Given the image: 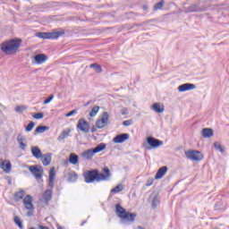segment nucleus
Instances as JSON below:
<instances>
[{"mask_svg": "<svg viewBox=\"0 0 229 229\" xmlns=\"http://www.w3.org/2000/svg\"><path fill=\"white\" fill-rule=\"evenodd\" d=\"M14 223L19 226L20 229H24V225H22V220H21V217L14 216Z\"/></svg>", "mask_w": 229, "mask_h": 229, "instance_id": "32", "label": "nucleus"}, {"mask_svg": "<svg viewBox=\"0 0 229 229\" xmlns=\"http://www.w3.org/2000/svg\"><path fill=\"white\" fill-rule=\"evenodd\" d=\"M213 146L216 151H220V153H225V148H223V146H221L219 142L215 141Z\"/></svg>", "mask_w": 229, "mask_h": 229, "instance_id": "31", "label": "nucleus"}, {"mask_svg": "<svg viewBox=\"0 0 229 229\" xmlns=\"http://www.w3.org/2000/svg\"><path fill=\"white\" fill-rule=\"evenodd\" d=\"M128 139H130V134L120 133L113 139V142L114 144H123V142H126V140H128Z\"/></svg>", "mask_w": 229, "mask_h": 229, "instance_id": "12", "label": "nucleus"}, {"mask_svg": "<svg viewBox=\"0 0 229 229\" xmlns=\"http://www.w3.org/2000/svg\"><path fill=\"white\" fill-rule=\"evenodd\" d=\"M201 135L204 139H210V137L214 136V130L210 128H204L201 131Z\"/></svg>", "mask_w": 229, "mask_h": 229, "instance_id": "17", "label": "nucleus"}, {"mask_svg": "<svg viewBox=\"0 0 229 229\" xmlns=\"http://www.w3.org/2000/svg\"><path fill=\"white\" fill-rule=\"evenodd\" d=\"M106 149V144L99 143L97 147L93 148V151L96 153H101V151H105Z\"/></svg>", "mask_w": 229, "mask_h": 229, "instance_id": "26", "label": "nucleus"}, {"mask_svg": "<svg viewBox=\"0 0 229 229\" xmlns=\"http://www.w3.org/2000/svg\"><path fill=\"white\" fill-rule=\"evenodd\" d=\"M185 157L189 160H193V162H200L203 158V154L198 150H187L185 151Z\"/></svg>", "mask_w": 229, "mask_h": 229, "instance_id": "8", "label": "nucleus"}, {"mask_svg": "<svg viewBox=\"0 0 229 229\" xmlns=\"http://www.w3.org/2000/svg\"><path fill=\"white\" fill-rule=\"evenodd\" d=\"M42 164L43 165H49V164H51V154L47 153L43 155Z\"/></svg>", "mask_w": 229, "mask_h": 229, "instance_id": "28", "label": "nucleus"}, {"mask_svg": "<svg viewBox=\"0 0 229 229\" xmlns=\"http://www.w3.org/2000/svg\"><path fill=\"white\" fill-rule=\"evenodd\" d=\"M143 10H148L149 7L148 5H143Z\"/></svg>", "mask_w": 229, "mask_h": 229, "instance_id": "49", "label": "nucleus"}, {"mask_svg": "<svg viewBox=\"0 0 229 229\" xmlns=\"http://www.w3.org/2000/svg\"><path fill=\"white\" fill-rule=\"evenodd\" d=\"M89 67H90V69H94V71L96 72H98V74L103 72V68H101V65H99L98 64H96V63L95 64H91L89 65Z\"/></svg>", "mask_w": 229, "mask_h": 229, "instance_id": "29", "label": "nucleus"}, {"mask_svg": "<svg viewBox=\"0 0 229 229\" xmlns=\"http://www.w3.org/2000/svg\"><path fill=\"white\" fill-rule=\"evenodd\" d=\"M24 140H26V139H24V136H22V134H18L17 136V142L19 143L20 148L24 151V149H26L27 148V144L24 143Z\"/></svg>", "mask_w": 229, "mask_h": 229, "instance_id": "19", "label": "nucleus"}, {"mask_svg": "<svg viewBox=\"0 0 229 229\" xmlns=\"http://www.w3.org/2000/svg\"><path fill=\"white\" fill-rule=\"evenodd\" d=\"M207 12V7L199 6V3L193 4L185 9V13Z\"/></svg>", "mask_w": 229, "mask_h": 229, "instance_id": "11", "label": "nucleus"}, {"mask_svg": "<svg viewBox=\"0 0 229 229\" xmlns=\"http://www.w3.org/2000/svg\"><path fill=\"white\" fill-rule=\"evenodd\" d=\"M147 143L148 144V146H150L147 147V149H156V148H160V146H164V141L157 138H153L152 136L147 138Z\"/></svg>", "mask_w": 229, "mask_h": 229, "instance_id": "9", "label": "nucleus"}, {"mask_svg": "<svg viewBox=\"0 0 229 229\" xmlns=\"http://www.w3.org/2000/svg\"><path fill=\"white\" fill-rule=\"evenodd\" d=\"M167 171H168L167 166L164 165L160 167L155 175V180H162V178H164Z\"/></svg>", "mask_w": 229, "mask_h": 229, "instance_id": "14", "label": "nucleus"}, {"mask_svg": "<svg viewBox=\"0 0 229 229\" xmlns=\"http://www.w3.org/2000/svg\"><path fill=\"white\" fill-rule=\"evenodd\" d=\"M103 173H99L98 169H91L84 173V182L86 183H94V182H108L112 177L110 169L106 166L103 168Z\"/></svg>", "mask_w": 229, "mask_h": 229, "instance_id": "1", "label": "nucleus"}, {"mask_svg": "<svg viewBox=\"0 0 229 229\" xmlns=\"http://www.w3.org/2000/svg\"><path fill=\"white\" fill-rule=\"evenodd\" d=\"M39 229H49V227L45 226V225H39Z\"/></svg>", "mask_w": 229, "mask_h": 229, "instance_id": "47", "label": "nucleus"}, {"mask_svg": "<svg viewBox=\"0 0 229 229\" xmlns=\"http://www.w3.org/2000/svg\"><path fill=\"white\" fill-rule=\"evenodd\" d=\"M53 99H55V95H50L47 98L44 100L43 105H49V103H51Z\"/></svg>", "mask_w": 229, "mask_h": 229, "instance_id": "39", "label": "nucleus"}, {"mask_svg": "<svg viewBox=\"0 0 229 229\" xmlns=\"http://www.w3.org/2000/svg\"><path fill=\"white\" fill-rule=\"evenodd\" d=\"M63 35H65V30H64L55 32H38L36 37H38V38H43L44 40H47L60 38V37H63Z\"/></svg>", "mask_w": 229, "mask_h": 229, "instance_id": "4", "label": "nucleus"}, {"mask_svg": "<svg viewBox=\"0 0 229 229\" xmlns=\"http://www.w3.org/2000/svg\"><path fill=\"white\" fill-rule=\"evenodd\" d=\"M158 203H160V199H158V196H155L152 199V208H157Z\"/></svg>", "mask_w": 229, "mask_h": 229, "instance_id": "34", "label": "nucleus"}, {"mask_svg": "<svg viewBox=\"0 0 229 229\" xmlns=\"http://www.w3.org/2000/svg\"><path fill=\"white\" fill-rule=\"evenodd\" d=\"M48 186L53 189L55 187V181L49 180Z\"/></svg>", "mask_w": 229, "mask_h": 229, "instance_id": "45", "label": "nucleus"}, {"mask_svg": "<svg viewBox=\"0 0 229 229\" xmlns=\"http://www.w3.org/2000/svg\"><path fill=\"white\" fill-rule=\"evenodd\" d=\"M69 162L70 164H72V165H76V164L80 162V157L74 153H72L69 156Z\"/></svg>", "mask_w": 229, "mask_h": 229, "instance_id": "22", "label": "nucleus"}, {"mask_svg": "<svg viewBox=\"0 0 229 229\" xmlns=\"http://www.w3.org/2000/svg\"><path fill=\"white\" fill-rule=\"evenodd\" d=\"M75 114H78V109H73L70 111L68 114H66V117H71L72 115H74Z\"/></svg>", "mask_w": 229, "mask_h": 229, "instance_id": "42", "label": "nucleus"}, {"mask_svg": "<svg viewBox=\"0 0 229 229\" xmlns=\"http://www.w3.org/2000/svg\"><path fill=\"white\" fill-rule=\"evenodd\" d=\"M21 44H22V39L12 38L3 42L0 46V49L3 53H17L19 47H21Z\"/></svg>", "mask_w": 229, "mask_h": 229, "instance_id": "3", "label": "nucleus"}, {"mask_svg": "<svg viewBox=\"0 0 229 229\" xmlns=\"http://www.w3.org/2000/svg\"><path fill=\"white\" fill-rule=\"evenodd\" d=\"M0 162H3V159H0Z\"/></svg>", "mask_w": 229, "mask_h": 229, "instance_id": "51", "label": "nucleus"}, {"mask_svg": "<svg viewBox=\"0 0 229 229\" xmlns=\"http://www.w3.org/2000/svg\"><path fill=\"white\" fill-rule=\"evenodd\" d=\"M24 196H26V191L23 190H21L18 192L14 193V201H21V199H24Z\"/></svg>", "mask_w": 229, "mask_h": 229, "instance_id": "24", "label": "nucleus"}, {"mask_svg": "<svg viewBox=\"0 0 229 229\" xmlns=\"http://www.w3.org/2000/svg\"><path fill=\"white\" fill-rule=\"evenodd\" d=\"M94 155H96V153L94 152L93 148H89V149L82 152L81 157H82V158H85L86 160H92Z\"/></svg>", "mask_w": 229, "mask_h": 229, "instance_id": "16", "label": "nucleus"}, {"mask_svg": "<svg viewBox=\"0 0 229 229\" xmlns=\"http://www.w3.org/2000/svg\"><path fill=\"white\" fill-rule=\"evenodd\" d=\"M165 1L164 0H160L159 3H157L154 5V10H162L163 6H164Z\"/></svg>", "mask_w": 229, "mask_h": 229, "instance_id": "37", "label": "nucleus"}, {"mask_svg": "<svg viewBox=\"0 0 229 229\" xmlns=\"http://www.w3.org/2000/svg\"><path fill=\"white\" fill-rule=\"evenodd\" d=\"M131 120H126L123 122V126H131Z\"/></svg>", "mask_w": 229, "mask_h": 229, "instance_id": "44", "label": "nucleus"}, {"mask_svg": "<svg viewBox=\"0 0 229 229\" xmlns=\"http://www.w3.org/2000/svg\"><path fill=\"white\" fill-rule=\"evenodd\" d=\"M152 110H154L156 114H162L165 108L164 106H160V103H154L152 106Z\"/></svg>", "mask_w": 229, "mask_h": 229, "instance_id": "23", "label": "nucleus"}, {"mask_svg": "<svg viewBox=\"0 0 229 229\" xmlns=\"http://www.w3.org/2000/svg\"><path fill=\"white\" fill-rule=\"evenodd\" d=\"M33 128H35V123L30 122L25 128V131H31V130H33Z\"/></svg>", "mask_w": 229, "mask_h": 229, "instance_id": "40", "label": "nucleus"}, {"mask_svg": "<svg viewBox=\"0 0 229 229\" xmlns=\"http://www.w3.org/2000/svg\"><path fill=\"white\" fill-rule=\"evenodd\" d=\"M98 112H99V106H94L89 112V116L96 117Z\"/></svg>", "mask_w": 229, "mask_h": 229, "instance_id": "33", "label": "nucleus"}, {"mask_svg": "<svg viewBox=\"0 0 229 229\" xmlns=\"http://www.w3.org/2000/svg\"><path fill=\"white\" fill-rule=\"evenodd\" d=\"M49 130V126H46V125H38L35 131L36 133H44V131H47Z\"/></svg>", "mask_w": 229, "mask_h": 229, "instance_id": "30", "label": "nucleus"}, {"mask_svg": "<svg viewBox=\"0 0 229 229\" xmlns=\"http://www.w3.org/2000/svg\"><path fill=\"white\" fill-rule=\"evenodd\" d=\"M29 171L33 174L36 180H42V174H44V168H42V165H30Z\"/></svg>", "mask_w": 229, "mask_h": 229, "instance_id": "6", "label": "nucleus"}, {"mask_svg": "<svg viewBox=\"0 0 229 229\" xmlns=\"http://www.w3.org/2000/svg\"><path fill=\"white\" fill-rule=\"evenodd\" d=\"M57 229H64V227H62L60 225H57Z\"/></svg>", "mask_w": 229, "mask_h": 229, "instance_id": "50", "label": "nucleus"}, {"mask_svg": "<svg viewBox=\"0 0 229 229\" xmlns=\"http://www.w3.org/2000/svg\"><path fill=\"white\" fill-rule=\"evenodd\" d=\"M78 180V174L76 172L72 171L68 173V182H72V183Z\"/></svg>", "mask_w": 229, "mask_h": 229, "instance_id": "27", "label": "nucleus"}, {"mask_svg": "<svg viewBox=\"0 0 229 229\" xmlns=\"http://www.w3.org/2000/svg\"><path fill=\"white\" fill-rule=\"evenodd\" d=\"M92 103V100H89V101H88L85 105H84V106H89V105H90Z\"/></svg>", "mask_w": 229, "mask_h": 229, "instance_id": "48", "label": "nucleus"}, {"mask_svg": "<svg viewBox=\"0 0 229 229\" xmlns=\"http://www.w3.org/2000/svg\"><path fill=\"white\" fill-rule=\"evenodd\" d=\"M77 130H80L82 133H89L90 131V123L85 119L81 118L77 123Z\"/></svg>", "mask_w": 229, "mask_h": 229, "instance_id": "10", "label": "nucleus"}, {"mask_svg": "<svg viewBox=\"0 0 229 229\" xmlns=\"http://www.w3.org/2000/svg\"><path fill=\"white\" fill-rule=\"evenodd\" d=\"M115 214L122 219L123 225L134 223L135 217H137L136 213H131L126 211L124 208L121 206V204L115 205Z\"/></svg>", "mask_w": 229, "mask_h": 229, "instance_id": "2", "label": "nucleus"}, {"mask_svg": "<svg viewBox=\"0 0 229 229\" xmlns=\"http://www.w3.org/2000/svg\"><path fill=\"white\" fill-rule=\"evenodd\" d=\"M109 119L110 114H108V112H104L101 115V118L97 120L96 126L98 128V130H103V128H106V126H108Z\"/></svg>", "mask_w": 229, "mask_h": 229, "instance_id": "7", "label": "nucleus"}, {"mask_svg": "<svg viewBox=\"0 0 229 229\" xmlns=\"http://www.w3.org/2000/svg\"><path fill=\"white\" fill-rule=\"evenodd\" d=\"M123 184H118L117 186H115L114 188H113L111 190V192H114V194H117L119 192H121V191H123Z\"/></svg>", "mask_w": 229, "mask_h": 229, "instance_id": "36", "label": "nucleus"}, {"mask_svg": "<svg viewBox=\"0 0 229 229\" xmlns=\"http://www.w3.org/2000/svg\"><path fill=\"white\" fill-rule=\"evenodd\" d=\"M24 110H26V106H17L15 107V112L17 114H22V112H24Z\"/></svg>", "mask_w": 229, "mask_h": 229, "instance_id": "38", "label": "nucleus"}, {"mask_svg": "<svg viewBox=\"0 0 229 229\" xmlns=\"http://www.w3.org/2000/svg\"><path fill=\"white\" fill-rule=\"evenodd\" d=\"M0 169H3L4 173H10L12 171V163L6 161H2L0 164Z\"/></svg>", "mask_w": 229, "mask_h": 229, "instance_id": "18", "label": "nucleus"}, {"mask_svg": "<svg viewBox=\"0 0 229 229\" xmlns=\"http://www.w3.org/2000/svg\"><path fill=\"white\" fill-rule=\"evenodd\" d=\"M194 89H196V86L192 83H184L178 87L179 92H187V90H194Z\"/></svg>", "mask_w": 229, "mask_h": 229, "instance_id": "13", "label": "nucleus"}, {"mask_svg": "<svg viewBox=\"0 0 229 229\" xmlns=\"http://www.w3.org/2000/svg\"><path fill=\"white\" fill-rule=\"evenodd\" d=\"M23 205L27 210V216L31 217L35 212V206L33 205V197L31 195H27L23 199Z\"/></svg>", "mask_w": 229, "mask_h": 229, "instance_id": "5", "label": "nucleus"}, {"mask_svg": "<svg viewBox=\"0 0 229 229\" xmlns=\"http://www.w3.org/2000/svg\"><path fill=\"white\" fill-rule=\"evenodd\" d=\"M55 178H56V174L55 173V167H52L49 172V180L55 182Z\"/></svg>", "mask_w": 229, "mask_h": 229, "instance_id": "35", "label": "nucleus"}, {"mask_svg": "<svg viewBox=\"0 0 229 229\" xmlns=\"http://www.w3.org/2000/svg\"><path fill=\"white\" fill-rule=\"evenodd\" d=\"M31 154L35 158H44V154L38 147H31Z\"/></svg>", "mask_w": 229, "mask_h": 229, "instance_id": "15", "label": "nucleus"}, {"mask_svg": "<svg viewBox=\"0 0 229 229\" xmlns=\"http://www.w3.org/2000/svg\"><path fill=\"white\" fill-rule=\"evenodd\" d=\"M34 119H44V113H37L33 115Z\"/></svg>", "mask_w": 229, "mask_h": 229, "instance_id": "41", "label": "nucleus"}, {"mask_svg": "<svg viewBox=\"0 0 229 229\" xmlns=\"http://www.w3.org/2000/svg\"><path fill=\"white\" fill-rule=\"evenodd\" d=\"M222 207H223V204L221 202H216L215 204V209H216V210H221Z\"/></svg>", "mask_w": 229, "mask_h": 229, "instance_id": "43", "label": "nucleus"}, {"mask_svg": "<svg viewBox=\"0 0 229 229\" xmlns=\"http://www.w3.org/2000/svg\"><path fill=\"white\" fill-rule=\"evenodd\" d=\"M98 131V127L96 125H93L91 128V133H96Z\"/></svg>", "mask_w": 229, "mask_h": 229, "instance_id": "46", "label": "nucleus"}, {"mask_svg": "<svg viewBox=\"0 0 229 229\" xmlns=\"http://www.w3.org/2000/svg\"><path fill=\"white\" fill-rule=\"evenodd\" d=\"M69 133H71V129H66L58 136L57 140H65L69 137Z\"/></svg>", "mask_w": 229, "mask_h": 229, "instance_id": "25", "label": "nucleus"}, {"mask_svg": "<svg viewBox=\"0 0 229 229\" xmlns=\"http://www.w3.org/2000/svg\"><path fill=\"white\" fill-rule=\"evenodd\" d=\"M43 199H45L46 203L51 201L53 199V190L48 189L43 193Z\"/></svg>", "mask_w": 229, "mask_h": 229, "instance_id": "20", "label": "nucleus"}, {"mask_svg": "<svg viewBox=\"0 0 229 229\" xmlns=\"http://www.w3.org/2000/svg\"><path fill=\"white\" fill-rule=\"evenodd\" d=\"M34 60L37 64H44L47 60V56L44 54H38L34 56Z\"/></svg>", "mask_w": 229, "mask_h": 229, "instance_id": "21", "label": "nucleus"}]
</instances>
